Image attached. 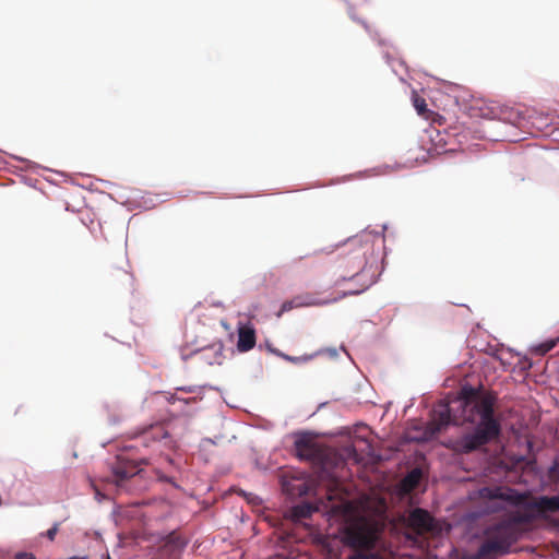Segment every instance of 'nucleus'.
<instances>
[{
    "label": "nucleus",
    "instance_id": "nucleus-1",
    "mask_svg": "<svg viewBox=\"0 0 559 559\" xmlns=\"http://www.w3.org/2000/svg\"><path fill=\"white\" fill-rule=\"evenodd\" d=\"M463 421L475 425L472 432L450 441L449 448L460 454L472 453L497 439L501 433V424L495 414V397L491 395L471 396L459 401Z\"/></svg>",
    "mask_w": 559,
    "mask_h": 559
},
{
    "label": "nucleus",
    "instance_id": "nucleus-2",
    "mask_svg": "<svg viewBox=\"0 0 559 559\" xmlns=\"http://www.w3.org/2000/svg\"><path fill=\"white\" fill-rule=\"evenodd\" d=\"M480 497L491 501L500 500L518 507L531 516V521H548L551 514L559 512V496L533 497L530 491L520 492L512 488H483Z\"/></svg>",
    "mask_w": 559,
    "mask_h": 559
},
{
    "label": "nucleus",
    "instance_id": "nucleus-3",
    "mask_svg": "<svg viewBox=\"0 0 559 559\" xmlns=\"http://www.w3.org/2000/svg\"><path fill=\"white\" fill-rule=\"evenodd\" d=\"M520 537L519 527H513L512 523L500 521L485 531V540L479 546L476 558L488 559L504 556Z\"/></svg>",
    "mask_w": 559,
    "mask_h": 559
},
{
    "label": "nucleus",
    "instance_id": "nucleus-4",
    "mask_svg": "<svg viewBox=\"0 0 559 559\" xmlns=\"http://www.w3.org/2000/svg\"><path fill=\"white\" fill-rule=\"evenodd\" d=\"M373 250L372 237L369 234L355 236L347 240L338 267L341 280H350L367 264V257Z\"/></svg>",
    "mask_w": 559,
    "mask_h": 559
},
{
    "label": "nucleus",
    "instance_id": "nucleus-5",
    "mask_svg": "<svg viewBox=\"0 0 559 559\" xmlns=\"http://www.w3.org/2000/svg\"><path fill=\"white\" fill-rule=\"evenodd\" d=\"M294 448L296 455L300 460L309 461L322 467L328 466L331 463L332 456H334L331 449L319 444L309 433L297 436Z\"/></svg>",
    "mask_w": 559,
    "mask_h": 559
},
{
    "label": "nucleus",
    "instance_id": "nucleus-6",
    "mask_svg": "<svg viewBox=\"0 0 559 559\" xmlns=\"http://www.w3.org/2000/svg\"><path fill=\"white\" fill-rule=\"evenodd\" d=\"M140 464H148V459L142 457L139 461H135L124 455H118L115 464L111 467L110 480L120 486L124 480L135 476L139 473Z\"/></svg>",
    "mask_w": 559,
    "mask_h": 559
},
{
    "label": "nucleus",
    "instance_id": "nucleus-7",
    "mask_svg": "<svg viewBox=\"0 0 559 559\" xmlns=\"http://www.w3.org/2000/svg\"><path fill=\"white\" fill-rule=\"evenodd\" d=\"M344 540L355 549H371L374 544V536L365 525H352L346 530Z\"/></svg>",
    "mask_w": 559,
    "mask_h": 559
},
{
    "label": "nucleus",
    "instance_id": "nucleus-8",
    "mask_svg": "<svg viewBox=\"0 0 559 559\" xmlns=\"http://www.w3.org/2000/svg\"><path fill=\"white\" fill-rule=\"evenodd\" d=\"M168 431L163 424H155L144 429L139 436L135 437L134 444L131 448H154L162 440L168 438Z\"/></svg>",
    "mask_w": 559,
    "mask_h": 559
},
{
    "label": "nucleus",
    "instance_id": "nucleus-9",
    "mask_svg": "<svg viewBox=\"0 0 559 559\" xmlns=\"http://www.w3.org/2000/svg\"><path fill=\"white\" fill-rule=\"evenodd\" d=\"M337 300L338 298H333L332 300L319 299L310 293L300 294L289 300L284 301L281 306V310L278 311L277 317H281L284 312H288L295 308L323 306Z\"/></svg>",
    "mask_w": 559,
    "mask_h": 559
},
{
    "label": "nucleus",
    "instance_id": "nucleus-10",
    "mask_svg": "<svg viewBox=\"0 0 559 559\" xmlns=\"http://www.w3.org/2000/svg\"><path fill=\"white\" fill-rule=\"evenodd\" d=\"M283 490L290 497H302L313 490V483L307 477H292L283 480Z\"/></svg>",
    "mask_w": 559,
    "mask_h": 559
},
{
    "label": "nucleus",
    "instance_id": "nucleus-11",
    "mask_svg": "<svg viewBox=\"0 0 559 559\" xmlns=\"http://www.w3.org/2000/svg\"><path fill=\"white\" fill-rule=\"evenodd\" d=\"M408 525L418 534L427 533L433 528V519L428 511L417 508L408 515Z\"/></svg>",
    "mask_w": 559,
    "mask_h": 559
},
{
    "label": "nucleus",
    "instance_id": "nucleus-12",
    "mask_svg": "<svg viewBox=\"0 0 559 559\" xmlns=\"http://www.w3.org/2000/svg\"><path fill=\"white\" fill-rule=\"evenodd\" d=\"M237 349L240 353L251 350L257 343L255 330L251 324H241L238 326Z\"/></svg>",
    "mask_w": 559,
    "mask_h": 559
},
{
    "label": "nucleus",
    "instance_id": "nucleus-13",
    "mask_svg": "<svg viewBox=\"0 0 559 559\" xmlns=\"http://www.w3.org/2000/svg\"><path fill=\"white\" fill-rule=\"evenodd\" d=\"M187 540L177 532H171L165 539L163 549L171 557H177L186 547Z\"/></svg>",
    "mask_w": 559,
    "mask_h": 559
},
{
    "label": "nucleus",
    "instance_id": "nucleus-14",
    "mask_svg": "<svg viewBox=\"0 0 559 559\" xmlns=\"http://www.w3.org/2000/svg\"><path fill=\"white\" fill-rule=\"evenodd\" d=\"M451 412L452 408L447 404L440 405L438 409L433 411L435 430L439 431L449 424H456V420L452 419Z\"/></svg>",
    "mask_w": 559,
    "mask_h": 559
},
{
    "label": "nucleus",
    "instance_id": "nucleus-15",
    "mask_svg": "<svg viewBox=\"0 0 559 559\" xmlns=\"http://www.w3.org/2000/svg\"><path fill=\"white\" fill-rule=\"evenodd\" d=\"M110 281L116 286L131 288L133 286V275L124 269H114L109 274Z\"/></svg>",
    "mask_w": 559,
    "mask_h": 559
},
{
    "label": "nucleus",
    "instance_id": "nucleus-16",
    "mask_svg": "<svg viewBox=\"0 0 559 559\" xmlns=\"http://www.w3.org/2000/svg\"><path fill=\"white\" fill-rule=\"evenodd\" d=\"M317 511V508L311 503H301L293 507L292 509V518L295 521H301L304 519H308L311 514Z\"/></svg>",
    "mask_w": 559,
    "mask_h": 559
},
{
    "label": "nucleus",
    "instance_id": "nucleus-17",
    "mask_svg": "<svg viewBox=\"0 0 559 559\" xmlns=\"http://www.w3.org/2000/svg\"><path fill=\"white\" fill-rule=\"evenodd\" d=\"M504 523H512L513 527H519L520 524H531V516L520 509L510 519L503 520Z\"/></svg>",
    "mask_w": 559,
    "mask_h": 559
},
{
    "label": "nucleus",
    "instance_id": "nucleus-18",
    "mask_svg": "<svg viewBox=\"0 0 559 559\" xmlns=\"http://www.w3.org/2000/svg\"><path fill=\"white\" fill-rule=\"evenodd\" d=\"M557 342H559V340H548L532 347L531 352L535 355L544 356L556 346Z\"/></svg>",
    "mask_w": 559,
    "mask_h": 559
},
{
    "label": "nucleus",
    "instance_id": "nucleus-19",
    "mask_svg": "<svg viewBox=\"0 0 559 559\" xmlns=\"http://www.w3.org/2000/svg\"><path fill=\"white\" fill-rule=\"evenodd\" d=\"M413 105L415 109L417 110L418 115L423 117H427L428 108L427 103L425 98L418 96L417 94H414L413 96Z\"/></svg>",
    "mask_w": 559,
    "mask_h": 559
},
{
    "label": "nucleus",
    "instance_id": "nucleus-20",
    "mask_svg": "<svg viewBox=\"0 0 559 559\" xmlns=\"http://www.w3.org/2000/svg\"><path fill=\"white\" fill-rule=\"evenodd\" d=\"M420 471L413 469L411 473L407 474V476L404 478V485L408 487L409 489H414L420 479Z\"/></svg>",
    "mask_w": 559,
    "mask_h": 559
},
{
    "label": "nucleus",
    "instance_id": "nucleus-21",
    "mask_svg": "<svg viewBox=\"0 0 559 559\" xmlns=\"http://www.w3.org/2000/svg\"><path fill=\"white\" fill-rule=\"evenodd\" d=\"M276 354L282 357L283 359L289 361V362H293V364H300V362H305V361H308L310 359H312L313 355H306V356H300V357H296V356H289L287 354H284V353H280V352H276Z\"/></svg>",
    "mask_w": 559,
    "mask_h": 559
},
{
    "label": "nucleus",
    "instance_id": "nucleus-22",
    "mask_svg": "<svg viewBox=\"0 0 559 559\" xmlns=\"http://www.w3.org/2000/svg\"><path fill=\"white\" fill-rule=\"evenodd\" d=\"M59 531V523H56L51 528H49L47 532H46V536L50 539V540H53L57 533Z\"/></svg>",
    "mask_w": 559,
    "mask_h": 559
},
{
    "label": "nucleus",
    "instance_id": "nucleus-23",
    "mask_svg": "<svg viewBox=\"0 0 559 559\" xmlns=\"http://www.w3.org/2000/svg\"><path fill=\"white\" fill-rule=\"evenodd\" d=\"M14 559H35V556L31 552H17Z\"/></svg>",
    "mask_w": 559,
    "mask_h": 559
},
{
    "label": "nucleus",
    "instance_id": "nucleus-24",
    "mask_svg": "<svg viewBox=\"0 0 559 559\" xmlns=\"http://www.w3.org/2000/svg\"><path fill=\"white\" fill-rule=\"evenodd\" d=\"M353 559H370V557L365 554H357L353 557Z\"/></svg>",
    "mask_w": 559,
    "mask_h": 559
},
{
    "label": "nucleus",
    "instance_id": "nucleus-25",
    "mask_svg": "<svg viewBox=\"0 0 559 559\" xmlns=\"http://www.w3.org/2000/svg\"><path fill=\"white\" fill-rule=\"evenodd\" d=\"M500 509H501V507H499V506H495V507L492 508V511H498V510H500Z\"/></svg>",
    "mask_w": 559,
    "mask_h": 559
},
{
    "label": "nucleus",
    "instance_id": "nucleus-26",
    "mask_svg": "<svg viewBox=\"0 0 559 559\" xmlns=\"http://www.w3.org/2000/svg\"><path fill=\"white\" fill-rule=\"evenodd\" d=\"M107 559H111L109 556H107Z\"/></svg>",
    "mask_w": 559,
    "mask_h": 559
},
{
    "label": "nucleus",
    "instance_id": "nucleus-27",
    "mask_svg": "<svg viewBox=\"0 0 559 559\" xmlns=\"http://www.w3.org/2000/svg\"><path fill=\"white\" fill-rule=\"evenodd\" d=\"M557 526L559 527V523L557 524Z\"/></svg>",
    "mask_w": 559,
    "mask_h": 559
},
{
    "label": "nucleus",
    "instance_id": "nucleus-28",
    "mask_svg": "<svg viewBox=\"0 0 559 559\" xmlns=\"http://www.w3.org/2000/svg\"><path fill=\"white\" fill-rule=\"evenodd\" d=\"M558 485H559V480H558Z\"/></svg>",
    "mask_w": 559,
    "mask_h": 559
}]
</instances>
